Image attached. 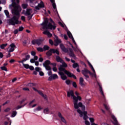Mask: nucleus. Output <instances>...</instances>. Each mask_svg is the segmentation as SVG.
Here are the masks:
<instances>
[{
	"label": "nucleus",
	"mask_w": 125,
	"mask_h": 125,
	"mask_svg": "<svg viewBox=\"0 0 125 125\" xmlns=\"http://www.w3.org/2000/svg\"><path fill=\"white\" fill-rule=\"evenodd\" d=\"M42 7H44V4H43V2H41L40 3L38 4V5L35 7L36 9L39 10L40 8H42Z\"/></svg>",
	"instance_id": "aec40b11"
},
{
	"label": "nucleus",
	"mask_w": 125,
	"mask_h": 125,
	"mask_svg": "<svg viewBox=\"0 0 125 125\" xmlns=\"http://www.w3.org/2000/svg\"><path fill=\"white\" fill-rule=\"evenodd\" d=\"M52 53H56L58 55H59V51L57 49H51L49 51H48L46 54L48 56H50Z\"/></svg>",
	"instance_id": "6e6552de"
},
{
	"label": "nucleus",
	"mask_w": 125,
	"mask_h": 125,
	"mask_svg": "<svg viewBox=\"0 0 125 125\" xmlns=\"http://www.w3.org/2000/svg\"><path fill=\"white\" fill-rule=\"evenodd\" d=\"M69 44H70V45H71V47H72V48H73L74 51H75V52H81V49H80V48H79V46H78V45L77 44V43H76V44H75V48L74 47V46L73 45H72V44H71V43H69Z\"/></svg>",
	"instance_id": "2eb2a0df"
},
{
	"label": "nucleus",
	"mask_w": 125,
	"mask_h": 125,
	"mask_svg": "<svg viewBox=\"0 0 125 125\" xmlns=\"http://www.w3.org/2000/svg\"><path fill=\"white\" fill-rule=\"evenodd\" d=\"M22 8H27V6H28V4H23L22 5Z\"/></svg>",
	"instance_id": "c03bdc74"
},
{
	"label": "nucleus",
	"mask_w": 125,
	"mask_h": 125,
	"mask_svg": "<svg viewBox=\"0 0 125 125\" xmlns=\"http://www.w3.org/2000/svg\"><path fill=\"white\" fill-rule=\"evenodd\" d=\"M4 13L6 15L7 17H9V12H8V11L6 10H4Z\"/></svg>",
	"instance_id": "e433bc0d"
},
{
	"label": "nucleus",
	"mask_w": 125,
	"mask_h": 125,
	"mask_svg": "<svg viewBox=\"0 0 125 125\" xmlns=\"http://www.w3.org/2000/svg\"><path fill=\"white\" fill-rule=\"evenodd\" d=\"M39 62H42L43 61V59H42V58H40L39 59Z\"/></svg>",
	"instance_id": "bf43d9fd"
},
{
	"label": "nucleus",
	"mask_w": 125,
	"mask_h": 125,
	"mask_svg": "<svg viewBox=\"0 0 125 125\" xmlns=\"http://www.w3.org/2000/svg\"><path fill=\"white\" fill-rule=\"evenodd\" d=\"M35 66H39V62H35Z\"/></svg>",
	"instance_id": "774afa93"
},
{
	"label": "nucleus",
	"mask_w": 125,
	"mask_h": 125,
	"mask_svg": "<svg viewBox=\"0 0 125 125\" xmlns=\"http://www.w3.org/2000/svg\"><path fill=\"white\" fill-rule=\"evenodd\" d=\"M43 34L44 35H47V36L48 37V38H51V37H52V34H51V33H50V32L47 31V30H46L44 32H43Z\"/></svg>",
	"instance_id": "4be33fe9"
},
{
	"label": "nucleus",
	"mask_w": 125,
	"mask_h": 125,
	"mask_svg": "<svg viewBox=\"0 0 125 125\" xmlns=\"http://www.w3.org/2000/svg\"><path fill=\"white\" fill-rule=\"evenodd\" d=\"M18 33V30L17 29H15L14 31V34H16Z\"/></svg>",
	"instance_id": "e2e57ef3"
},
{
	"label": "nucleus",
	"mask_w": 125,
	"mask_h": 125,
	"mask_svg": "<svg viewBox=\"0 0 125 125\" xmlns=\"http://www.w3.org/2000/svg\"><path fill=\"white\" fill-rule=\"evenodd\" d=\"M56 60L57 61V62H60V63L63 61V60H62V59H61V58L58 56H56Z\"/></svg>",
	"instance_id": "b1692460"
},
{
	"label": "nucleus",
	"mask_w": 125,
	"mask_h": 125,
	"mask_svg": "<svg viewBox=\"0 0 125 125\" xmlns=\"http://www.w3.org/2000/svg\"><path fill=\"white\" fill-rule=\"evenodd\" d=\"M21 19L22 20V21H25V17L24 16H21Z\"/></svg>",
	"instance_id": "69168bd1"
},
{
	"label": "nucleus",
	"mask_w": 125,
	"mask_h": 125,
	"mask_svg": "<svg viewBox=\"0 0 125 125\" xmlns=\"http://www.w3.org/2000/svg\"><path fill=\"white\" fill-rule=\"evenodd\" d=\"M56 79H58V75L53 74L49 77L48 81H53V80H56Z\"/></svg>",
	"instance_id": "4468645a"
},
{
	"label": "nucleus",
	"mask_w": 125,
	"mask_h": 125,
	"mask_svg": "<svg viewBox=\"0 0 125 125\" xmlns=\"http://www.w3.org/2000/svg\"><path fill=\"white\" fill-rule=\"evenodd\" d=\"M58 117H59V118L60 119L61 121L64 124H67V121H66V120L65 119V118H64V117H63V116H62V114H61V113L60 112H59L58 114Z\"/></svg>",
	"instance_id": "ddd939ff"
},
{
	"label": "nucleus",
	"mask_w": 125,
	"mask_h": 125,
	"mask_svg": "<svg viewBox=\"0 0 125 125\" xmlns=\"http://www.w3.org/2000/svg\"><path fill=\"white\" fill-rule=\"evenodd\" d=\"M17 115V112L14 111L12 112V114L11 115V118H14L15 116Z\"/></svg>",
	"instance_id": "bb28decb"
},
{
	"label": "nucleus",
	"mask_w": 125,
	"mask_h": 125,
	"mask_svg": "<svg viewBox=\"0 0 125 125\" xmlns=\"http://www.w3.org/2000/svg\"><path fill=\"white\" fill-rule=\"evenodd\" d=\"M58 69L59 71L58 74L60 75V76H61V78L63 80V81L67 80V76L64 74V73H65V74H66V75H67V76L70 78H73V79H77L76 76L72 74L71 72H70V71H68L64 68L62 67V65H60ZM63 72H64V73Z\"/></svg>",
	"instance_id": "7ed1b4c3"
},
{
	"label": "nucleus",
	"mask_w": 125,
	"mask_h": 125,
	"mask_svg": "<svg viewBox=\"0 0 125 125\" xmlns=\"http://www.w3.org/2000/svg\"><path fill=\"white\" fill-rule=\"evenodd\" d=\"M89 121L90 122V123H91L92 124V123H94V118H89Z\"/></svg>",
	"instance_id": "a19ab883"
},
{
	"label": "nucleus",
	"mask_w": 125,
	"mask_h": 125,
	"mask_svg": "<svg viewBox=\"0 0 125 125\" xmlns=\"http://www.w3.org/2000/svg\"><path fill=\"white\" fill-rule=\"evenodd\" d=\"M37 50L40 52H42V51H43V49L42 47H38L37 48Z\"/></svg>",
	"instance_id": "58836bf2"
},
{
	"label": "nucleus",
	"mask_w": 125,
	"mask_h": 125,
	"mask_svg": "<svg viewBox=\"0 0 125 125\" xmlns=\"http://www.w3.org/2000/svg\"><path fill=\"white\" fill-rule=\"evenodd\" d=\"M61 63H62V65H61L60 66H62V68H63V67H64V68L67 67V63H66L64 61H62Z\"/></svg>",
	"instance_id": "393cba45"
},
{
	"label": "nucleus",
	"mask_w": 125,
	"mask_h": 125,
	"mask_svg": "<svg viewBox=\"0 0 125 125\" xmlns=\"http://www.w3.org/2000/svg\"><path fill=\"white\" fill-rule=\"evenodd\" d=\"M12 5L13 6L14 9L12 10V14H14L13 17L7 21V23L10 25H16L17 24H20L21 21H19L18 20L19 17H20V15H19V12L21 11V7L19 5L15 3V0H12Z\"/></svg>",
	"instance_id": "f257e3e1"
},
{
	"label": "nucleus",
	"mask_w": 125,
	"mask_h": 125,
	"mask_svg": "<svg viewBox=\"0 0 125 125\" xmlns=\"http://www.w3.org/2000/svg\"><path fill=\"white\" fill-rule=\"evenodd\" d=\"M35 100H33L31 101L30 102V103H29V106L32 105V104H33V103L34 102H35Z\"/></svg>",
	"instance_id": "3c124183"
},
{
	"label": "nucleus",
	"mask_w": 125,
	"mask_h": 125,
	"mask_svg": "<svg viewBox=\"0 0 125 125\" xmlns=\"http://www.w3.org/2000/svg\"><path fill=\"white\" fill-rule=\"evenodd\" d=\"M60 46L63 52H68V49L66 48L63 44H60Z\"/></svg>",
	"instance_id": "412c9836"
},
{
	"label": "nucleus",
	"mask_w": 125,
	"mask_h": 125,
	"mask_svg": "<svg viewBox=\"0 0 125 125\" xmlns=\"http://www.w3.org/2000/svg\"><path fill=\"white\" fill-rule=\"evenodd\" d=\"M69 54L70 57H73V58L76 59V56L75 55V54H74V53L73 52V50L71 49H70V52Z\"/></svg>",
	"instance_id": "5701e85b"
},
{
	"label": "nucleus",
	"mask_w": 125,
	"mask_h": 125,
	"mask_svg": "<svg viewBox=\"0 0 125 125\" xmlns=\"http://www.w3.org/2000/svg\"><path fill=\"white\" fill-rule=\"evenodd\" d=\"M23 90L29 91V89L28 87H24L22 88Z\"/></svg>",
	"instance_id": "603ef678"
},
{
	"label": "nucleus",
	"mask_w": 125,
	"mask_h": 125,
	"mask_svg": "<svg viewBox=\"0 0 125 125\" xmlns=\"http://www.w3.org/2000/svg\"><path fill=\"white\" fill-rule=\"evenodd\" d=\"M33 89L35 91H37V92H38V93H39V94L40 95H41V96H42L44 99H47V98L46 97V95H44L43 94V93H42V92L41 91H39L38 90V89H37L36 88L33 87Z\"/></svg>",
	"instance_id": "f8f14e48"
},
{
	"label": "nucleus",
	"mask_w": 125,
	"mask_h": 125,
	"mask_svg": "<svg viewBox=\"0 0 125 125\" xmlns=\"http://www.w3.org/2000/svg\"><path fill=\"white\" fill-rule=\"evenodd\" d=\"M67 35L69 38H70V39H71L74 44H76V41H75V39H74V37H73V35H72V33H71L70 31H67Z\"/></svg>",
	"instance_id": "a211bd4d"
},
{
	"label": "nucleus",
	"mask_w": 125,
	"mask_h": 125,
	"mask_svg": "<svg viewBox=\"0 0 125 125\" xmlns=\"http://www.w3.org/2000/svg\"><path fill=\"white\" fill-rule=\"evenodd\" d=\"M38 40H34L32 41L33 44H37Z\"/></svg>",
	"instance_id": "de8ad7c7"
},
{
	"label": "nucleus",
	"mask_w": 125,
	"mask_h": 125,
	"mask_svg": "<svg viewBox=\"0 0 125 125\" xmlns=\"http://www.w3.org/2000/svg\"><path fill=\"white\" fill-rule=\"evenodd\" d=\"M75 94L77 97L74 95V91H73V90H70L67 92L68 97H71V96L72 99L73 100V104L75 109H79V108L80 107L82 108V110L83 111H85V105L83 104V103L81 102L78 103V100H79V101H81L82 100V97L79 96L80 95V94L77 91H76Z\"/></svg>",
	"instance_id": "f03ea898"
},
{
	"label": "nucleus",
	"mask_w": 125,
	"mask_h": 125,
	"mask_svg": "<svg viewBox=\"0 0 125 125\" xmlns=\"http://www.w3.org/2000/svg\"><path fill=\"white\" fill-rule=\"evenodd\" d=\"M31 55H32L33 56H35L36 55V52L35 51L31 52Z\"/></svg>",
	"instance_id": "13d9d810"
},
{
	"label": "nucleus",
	"mask_w": 125,
	"mask_h": 125,
	"mask_svg": "<svg viewBox=\"0 0 125 125\" xmlns=\"http://www.w3.org/2000/svg\"><path fill=\"white\" fill-rule=\"evenodd\" d=\"M43 113L44 114H48L49 113V109L48 108H46L43 110Z\"/></svg>",
	"instance_id": "c756f323"
},
{
	"label": "nucleus",
	"mask_w": 125,
	"mask_h": 125,
	"mask_svg": "<svg viewBox=\"0 0 125 125\" xmlns=\"http://www.w3.org/2000/svg\"><path fill=\"white\" fill-rule=\"evenodd\" d=\"M32 12V11L31 9H27L25 12V11H23L22 12V14H24V15H26V16H28V18L30 19L32 18V15H31Z\"/></svg>",
	"instance_id": "1a4fd4ad"
},
{
	"label": "nucleus",
	"mask_w": 125,
	"mask_h": 125,
	"mask_svg": "<svg viewBox=\"0 0 125 125\" xmlns=\"http://www.w3.org/2000/svg\"><path fill=\"white\" fill-rule=\"evenodd\" d=\"M52 65L54 66V67H55L56 66V63H50V61L49 60H46L43 63V66L44 67L47 71H51V67L49 66V65Z\"/></svg>",
	"instance_id": "0eeeda50"
},
{
	"label": "nucleus",
	"mask_w": 125,
	"mask_h": 125,
	"mask_svg": "<svg viewBox=\"0 0 125 125\" xmlns=\"http://www.w3.org/2000/svg\"><path fill=\"white\" fill-rule=\"evenodd\" d=\"M49 42L51 45L53 44V41H52V40H49Z\"/></svg>",
	"instance_id": "052dcab7"
},
{
	"label": "nucleus",
	"mask_w": 125,
	"mask_h": 125,
	"mask_svg": "<svg viewBox=\"0 0 125 125\" xmlns=\"http://www.w3.org/2000/svg\"><path fill=\"white\" fill-rule=\"evenodd\" d=\"M72 85L74 87L77 88V83L76 82H73Z\"/></svg>",
	"instance_id": "49530a36"
},
{
	"label": "nucleus",
	"mask_w": 125,
	"mask_h": 125,
	"mask_svg": "<svg viewBox=\"0 0 125 125\" xmlns=\"http://www.w3.org/2000/svg\"><path fill=\"white\" fill-rule=\"evenodd\" d=\"M23 29H24L23 27H20V28H19V31H20V32H21V31H23Z\"/></svg>",
	"instance_id": "6e6d98bb"
},
{
	"label": "nucleus",
	"mask_w": 125,
	"mask_h": 125,
	"mask_svg": "<svg viewBox=\"0 0 125 125\" xmlns=\"http://www.w3.org/2000/svg\"><path fill=\"white\" fill-rule=\"evenodd\" d=\"M36 106H37V104H34L33 105H32L31 106H30V108H35V107H36Z\"/></svg>",
	"instance_id": "4d7b16f0"
},
{
	"label": "nucleus",
	"mask_w": 125,
	"mask_h": 125,
	"mask_svg": "<svg viewBox=\"0 0 125 125\" xmlns=\"http://www.w3.org/2000/svg\"><path fill=\"white\" fill-rule=\"evenodd\" d=\"M42 42H43V40L42 39H39V40H37V44L38 45H40L41 44H42Z\"/></svg>",
	"instance_id": "a878e982"
},
{
	"label": "nucleus",
	"mask_w": 125,
	"mask_h": 125,
	"mask_svg": "<svg viewBox=\"0 0 125 125\" xmlns=\"http://www.w3.org/2000/svg\"><path fill=\"white\" fill-rule=\"evenodd\" d=\"M26 101V99H23L20 102L21 104H22L24 102Z\"/></svg>",
	"instance_id": "338daca9"
},
{
	"label": "nucleus",
	"mask_w": 125,
	"mask_h": 125,
	"mask_svg": "<svg viewBox=\"0 0 125 125\" xmlns=\"http://www.w3.org/2000/svg\"><path fill=\"white\" fill-rule=\"evenodd\" d=\"M1 70H2L3 71H5L6 72H7V68H6L5 66H1L0 67Z\"/></svg>",
	"instance_id": "c9c22d12"
},
{
	"label": "nucleus",
	"mask_w": 125,
	"mask_h": 125,
	"mask_svg": "<svg viewBox=\"0 0 125 125\" xmlns=\"http://www.w3.org/2000/svg\"><path fill=\"white\" fill-rule=\"evenodd\" d=\"M65 83H66V84L69 85L71 83V81L69 80H66L65 81Z\"/></svg>",
	"instance_id": "37998d69"
},
{
	"label": "nucleus",
	"mask_w": 125,
	"mask_h": 125,
	"mask_svg": "<svg viewBox=\"0 0 125 125\" xmlns=\"http://www.w3.org/2000/svg\"><path fill=\"white\" fill-rule=\"evenodd\" d=\"M50 22H51L52 24H53V25H52V26H54V25L55 26V24L54 23V21H53L52 19H50Z\"/></svg>",
	"instance_id": "864d4df0"
},
{
	"label": "nucleus",
	"mask_w": 125,
	"mask_h": 125,
	"mask_svg": "<svg viewBox=\"0 0 125 125\" xmlns=\"http://www.w3.org/2000/svg\"><path fill=\"white\" fill-rule=\"evenodd\" d=\"M22 107H24V106H19L18 105L17 107H16V110H18L19 109H21V108H22Z\"/></svg>",
	"instance_id": "8fccbe9b"
},
{
	"label": "nucleus",
	"mask_w": 125,
	"mask_h": 125,
	"mask_svg": "<svg viewBox=\"0 0 125 125\" xmlns=\"http://www.w3.org/2000/svg\"><path fill=\"white\" fill-rule=\"evenodd\" d=\"M41 110H42V106H38L34 110V111H35V112L37 111L39 112V111H41Z\"/></svg>",
	"instance_id": "c85d7f7f"
},
{
	"label": "nucleus",
	"mask_w": 125,
	"mask_h": 125,
	"mask_svg": "<svg viewBox=\"0 0 125 125\" xmlns=\"http://www.w3.org/2000/svg\"><path fill=\"white\" fill-rule=\"evenodd\" d=\"M36 84L34 83H29L28 84L25 85V86H35Z\"/></svg>",
	"instance_id": "7c9ffc66"
},
{
	"label": "nucleus",
	"mask_w": 125,
	"mask_h": 125,
	"mask_svg": "<svg viewBox=\"0 0 125 125\" xmlns=\"http://www.w3.org/2000/svg\"><path fill=\"white\" fill-rule=\"evenodd\" d=\"M88 64L90 67L91 70L93 71V73H91L90 71H89V70L87 69H84V70L82 71V74L83 75L85 78H86V79H88L89 78V76L87 75V74H89V75L92 78H96V73H95V70H94V68H93V66L89 62H88Z\"/></svg>",
	"instance_id": "20e7f679"
},
{
	"label": "nucleus",
	"mask_w": 125,
	"mask_h": 125,
	"mask_svg": "<svg viewBox=\"0 0 125 125\" xmlns=\"http://www.w3.org/2000/svg\"><path fill=\"white\" fill-rule=\"evenodd\" d=\"M59 43H61V40L59 39L56 35H55V43L54 44L55 46H57Z\"/></svg>",
	"instance_id": "9b49d317"
},
{
	"label": "nucleus",
	"mask_w": 125,
	"mask_h": 125,
	"mask_svg": "<svg viewBox=\"0 0 125 125\" xmlns=\"http://www.w3.org/2000/svg\"><path fill=\"white\" fill-rule=\"evenodd\" d=\"M84 80H83V78L82 77H81L80 78V82H79V84H80V85H81V86H85V84H86V83H84Z\"/></svg>",
	"instance_id": "f3484780"
},
{
	"label": "nucleus",
	"mask_w": 125,
	"mask_h": 125,
	"mask_svg": "<svg viewBox=\"0 0 125 125\" xmlns=\"http://www.w3.org/2000/svg\"><path fill=\"white\" fill-rule=\"evenodd\" d=\"M35 70L39 72V74L40 76H42L44 75V73H43V72L42 71V68H40V67H36L35 68Z\"/></svg>",
	"instance_id": "6ab92c4d"
},
{
	"label": "nucleus",
	"mask_w": 125,
	"mask_h": 125,
	"mask_svg": "<svg viewBox=\"0 0 125 125\" xmlns=\"http://www.w3.org/2000/svg\"><path fill=\"white\" fill-rule=\"evenodd\" d=\"M77 112L79 114L80 117H83V120L85 121V125H90V123L88 121L86 120L88 119V116H87V112L84 111L83 112L81 109H77Z\"/></svg>",
	"instance_id": "39448f33"
},
{
	"label": "nucleus",
	"mask_w": 125,
	"mask_h": 125,
	"mask_svg": "<svg viewBox=\"0 0 125 125\" xmlns=\"http://www.w3.org/2000/svg\"><path fill=\"white\" fill-rule=\"evenodd\" d=\"M111 118L113 120V124L114 125H120V124H119V123L118 122V121L117 120V119L116 118V117H115V116H114L113 114H111Z\"/></svg>",
	"instance_id": "dca6fc26"
},
{
	"label": "nucleus",
	"mask_w": 125,
	"mask_h": 125,
	"mask_svg": "<svg viewBox=\"0 0 125 125\" xmlns=\"http://www.w3.org/2000/svg\"><path fill=\"white\" fill-rule=\"evenodd\" d=\"M72 66L74 68H78V67H79V64H78V63H74Z\"/></svg>",
	"instance_id": "f704fd0d"
},
{
	"label": "nucleus",
	"mask_w": 125,
	"mask_h": 125,
	"mask_svg": "<svg viewBox=\"0 0 125 125\" xmlns=\"http://www.w3.org/2000/svg\"><path fill=\"white\" fill-rule=\"evenodd\" d=\"M10 110H11V109L9 107H8L4 110V112H5L6 113H7V112H9Z\"/></svg>",
	"instance_id": "79ce46f5"
},
{
	"label": "nucleus",
	"mask_w": 125,
	"mask_h": 125,
	"mask_svg": "<svg viewBox=\"0 0 125 125\" xmlns=\"http://www.w3.org/2000/svg\"><path fill=\"white\" fill-rule=\"evenodd\" d=\"M48 23V20L47 19H45L44 21L41 24L42 26H43V29H50V30H55V28H56V26L55 25H52L51 23H49L48 25L47 24Z\"/></svg>",
	"instance_id": "423d86ee"
},
{
	"label": "nucleus",
	"mask_w": 125,
	"mask_h": 125,
	"mask_svg": "<svg viewBox=\"0 0 125 125\" xmlns=\"http://www.w3.org/2000/svg\"><path fill=\"white\" fill-rule=\"evenodd\" d=\"M43 49H44V50H48V49H49V46H48L46 45H45L43 46Z\"/></svg>",
	"instance_id": "72a5a7b5"
},
{
	"label": "nucleus",
	"mask_w": 125,
	"mask_h": 125,
	"mask_svg": "<svg viewBox=\"0 0 125 125\" xmlns=\"http://www.w3.org/2000/svg\"><path fill=\"white\" fill-rule=\"evenodd\" d=\"M25 59H26V60H29V59H30V55H26L25 57Z\"/></svg>",
	"instance_id": "5fc2aeb1"
},
{
	"label": "nucleus",
	"mask_w": 125,
	"mask_h": 125,
	"mask_svg": "<svg viewBox=\"0 0 125 125\" xmlns=\"http://www.w3.org/2000/svg\"><path fill=\"white\" fill-rule=\"evenodd\" d=\"M104 108L107 110V111H109L110 110V107H109V106L106 104H104Z\"/></svg>",
	"instance_id": "4c0bfd02"
},
{
	"label": "nucleus",
	"mask_w": 125,
	"mask_h": 125,
	"mask_svg": "<svg viewBox=\"0 0 125 125\" xmlns=\"http://www.w3.org/2000/svg\"><path fill=\"white\" fill-rule=\"evenodd\" d=\"M99 87H100V91L101 94L102 95H104V94L103 93V91H102V87H101V86H100V85L99 84Z\"/></svg>",
	"instance_id": "ea45409f"
},
{
	"label": "nucleus",
	"mask_w": 125,
	"mask_h": 125,
	"mask_svg": "<svg viewBox=\"0 0 125 125\" xmlns=\"http://www.w3.org/2000/svg\"><path fill=\"white\" fill-rule=\"evenodd\" d=\"M53 71L54 72H57V68H56V67H55V66H54L53 67Z\"/></svg>",
	"instance_id": "09e8293b"
},
{
	"label": "nucleus",
	"mask_w": 125,
	"mask_h": 125,
	"mask_svg": "<svg viewBox=\"0 0 125 125\" xmlns=\"http://www.w3.org/2000/svg\"><path fill=\"white\" fill-rule=\"evenodd\" d=\"M22 65H23V67H24L25 68V69H29V67L30 66L29 64L23 63Z\"/></svg>",
	"instance_id": "473e14b6"
},
{
	"label": "nucleus",
	"mask_w": 125,
	"mask_h": 125,
	"mask_svg": "<svg viewBox=\"0 0 125 125\" xmlns=\"http://www.w3.org/2000/svg\"><path fill=\"white\" fill-rule=\"evenodd\" d=\"M35 61L34 59H32L30 60V62L31 63H35Z\"/></svg>",
	"instance_id": "680f3d73"
},
{
	"label": "nucleus",
	"mask_w": 125,
	"mask_h": 125,
	"mask_svg": "<svg viewBox=\"0 0 125 125\" xmlns=\"http://www.w3.org/2000/svg\"><path fill=\"white\" fill-rule=\"evenodd\" d=\"M28 69H30V70H31V71H33V70H34V66H33L32 65H29Z\"/></svg>",
	"instance_id": "a18cd8bd"
},
{
	"label": "nucleus",
	"mask_w": 125,
	"mask_h": 125,
	"mask_svg": "<svg viewBox=\"0 0 125 125\" xmlns=\"http://www.w3.org/2000/svg\"><path fill=\"white\" fill-rule=\"evenodd\" d=\"M16 48V46L14 43H12L7 49L8 52H13L14 51V49Z\"/></svg>",
	"instance_id": "9d476101"
},
{
	"label": "nucleus",
	"mask_w": 125,
	"mask_h": 125,
	"mask_svg": "<svg viewBox=\"0 0 125 125\" xmlns=\"http://www.w3.org/2000/svg\"><path fill=\"white\" fill-rule=\"evenodd\" d=\"M7 46V43L3 44L0 46V48H1V49H3V48H4V47H6Z\"/></svg>",
	"instance_id": "2f4dec72"
},
{
	"label": "nucleus",
	"mask_w": 125,
	"mask_h": 125,
	"mask_svg": "<svg viewBox=\"0 0 125 125\" xmlns=\"http://www.w3.org/2000/svg\"><path fill=\"white\" fill-rule=\"evenodd\" d=\"M48 76H51V75H52V72H51L50 71L48 72Z\"/></svg>",
	"instance_id": "0e129e2a"
},
{
	"label": "nucleus",
	"mask_w": 125,
	"mask_h": 125,
	"mask_svg": "<svg viewBox=\"0 0 125 125\" xmlns=\"http://www.w3.org/2000/svg\"><path fill=\"white\" fill-rule=\"evenodd\" d=\"M50 1L52 3L53 8L56 9V4L54 3V0H50Z\"/></svg>",
	"instance_id": "cd10ccee"
}]
</instances>
